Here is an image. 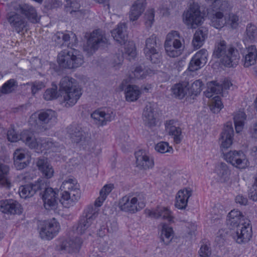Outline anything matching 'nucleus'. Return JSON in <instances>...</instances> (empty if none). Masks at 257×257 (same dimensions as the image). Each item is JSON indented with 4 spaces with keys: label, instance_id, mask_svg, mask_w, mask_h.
Segmentation results:
<instances>
[{
    "label": "nucleus",
    "instance_id": "1",
    "mask_svg": "<svg viewBox=\"0 0 257 257\" xmlns=\"http://www.w3.org/2000/svg\"><path fill=\"white\" fill-rule=\"evenodd\" d=\"M233 129L232 124L228 122L224 125L220 135V149L224 155V159L233 166L239 168L244 169L248 166V161L246 155L241 151H230L224 153V150L229 148L232 143Z\"/></svg>",
    "mask_w": 257,
    "mask_h": 257
},
{
    "label": "nucleus",
    "instance_id": "2",
    "mask_svg": "<svg viewBox=\"0 0 257 257\" xmlns=\"http://www.w3.org/2000/svg\"><path fill=\"white\" fill-rule=\"evenodd\" d=\"M213 56L219 59L222 65L228 67L236 66L240 57L237 50L232 46H227L224 40L216 42Z\"/></svg>",
    "mask_w": 257,
    "mask_h": 257
},
{
    "label": "nucleus",
    "instance_id": "3",
    "mask_svg": "<svg viewBox=\"0 0 257 257\" xmlns=\"http://www.w3.org/2000/svg\"><path fill=\"white\" fill-rule=\"evenodd\" d=\"M60 189L64 191L61 194L60 201L65 207L73 206L80 199V186L75 178L65 179L62 182Z\"/></svg>",
    "mask_w": 257,
    "mask_h": 257
},
{
    "label": "nucleus",
    "instance_id": "4",
    "mask_svg": "<svg viewBox=\"0 0 257 257\" xmlns=\"http://www.w3.org/2000/svg\"><path fill=\"white\" fill-rule=\"evenodd\" d=\"M57 62L62 68L74 69L81 66L84 63V59L78 50L69 49L64 50L58 54Z\"/></svg>",
    "mask_w": 257,
    "mask_h": 257
},
{
    "label": "nucleus",
    "instance_id": "5",
    "mask_svg": "<svg viewBox=\"0 0 257 257\" xmlns=\"http://www.w3.org/2000/svg\"><path fill=\"white\" fill-rule=\"evenodd\" d=\"M183 39L176 31H171L166 36L164 43L166 53L170 57L180 56L184 50Z\"/></svg>",
    "mask_w": 257,
    "mask_h": 257
},
{
    "label": "nucleus",
    "instance_id": "6",
    "mask_svg": "<svg viewBox=\"0 0 257 257\" xmlns=\"http://www.w3.org/2000/svg\"><path fill=\"white\" fill-rule=\"evenodd\" d=\"M23 142L31 149H37L41 151L51 150L53 152H56V145L48 139H36L34 134L31 132H24L21 136Z\"/></svg>",
    "mask_w": 257,
    "mask_h": 257
},
{
    "label": "nucleus",
    "instance_id": "7",
    "mask_svg": "<svg viewBox=\"0 0 257 257\" xmlns=\"http://www.w3.org/2000/svg\"><path fill=\"white\" fill-rule=\"evenodd\" d=\"M145 206V202L142 199L141 195L137 197L125 195L119 201L118 207L120 210L134 213L142 209Z\"/></svg>",
    "mask_w": 257,
    "mask_h": 257
},
{
    "label": "nucleus",
    "instance_id": "8",
    "mask_svg": "<svg viewBox=\"0 0 257 257\" xmlns=\"http://www.w3.org/2000/svg\"><path fill=\"white\" fill-rule=\"evenodd\" d=\"M183 17L184 24L191 29H195L201 25L203 19L199 6L195 3L191 5L189 9L184 12Z\"/></svg>",
    "mask_w": 257,
    "mask_h": 257
},
{
    "label": "nucleus",
    "instance_id": "9",
    "mask_svg": "<svg viewBox=\"0 0 257 257\" xmlns=\"http://www.w3.org/2000/svg\"><path fill=\"white\" fill-rule=\"evenodd\" d=\"M6 19L11 28L18 34L28 29L29 24L27 20L18 12L16 8H15L14 11L7 14Z\"/></svg>",
    "mask_w": 257,
    "mask_h": 257
},
{
    "label": "nucleus",
    "instance_id": "10",
    "mask_svg": "<svg viewBox=\"0 0 257 257\" xmlns=\"http://www.w3.org/2000/svg\"><path fill=\"white\" fill-rule=\"evenodd\" d=\"M107 39L104 33L100 30H96L90 33L84 50L90 55L92 54L101 45L106 44Z\"/></svg>",
    "mask_w": 257,
    "mask_h": 257
},
{
    "label": "nucleus",
    "instance_id": "11",
    "mask_svg": "<svg viewBox=\"0 0 257 257\" xmlns=\"http://www.w3.org/2000/svg\"><path fill=\"white\" fill-rule=\"evenodd\" d=\"M156 37L152 36L146 41V46L144 49L146 58L153 63H159L162 60V55L157 48Z\"/></svg>",
    "mask_w": 257,
    "mask_h": 257
},
{
    "label": "nucleus",
    "instance_id": "12",
    "mask_svg": "<svg viewBox=\"0 0 257 257\" xmlns=\"http://www.w3.org/2000/svg\"><path fill=\"white\" fill-rule=\"evenodd\" d=\"M60 229L59 223L54 218L45 222L40 231L42 239L50 240L55 236Z\"/></svg>",
    "mask_w": 257,
    "mask_h": 257
},
{
    "label": "nucleus",
    "instance_id": "13",
    "mask_svg": "<svg viewBox=\"0 0 257 257\" xmlns=\"http://www.w3.org/2000/svg\"><path fill=\"white\" fill-rule=\"evenodd\" d=\"M42 194V199L44 202V206L47 210L55 209L57 205V199L59 190L54 189L51 187L45 188Z\"/></svg>",
    "mask_w": 257,
    "mask_h": 257
},
{
    "label": "nucleus",
    "instance_id": "14",
    "mask_svg": "<svg viewBox=\"0 0 257 257\" xmlns=\"http://www.w3.org/2000/svg\"><path fill=\"white\" fill-rule=\"evenodd\" d=\"M236 228L233 237L237 243H241L250 240L252 236V230L251 226L248 222L242 223Z\"/></svg>",
    "mask_w": 257,
    "mask_h": 257
},
{
    "label": "nucleus",
    "instance_id": "15",
    "mask_svg": "<svg viewBox=\"0 0 257 257\" xmlns=\"http://www.w3.org/2000/svg\"><path fill=\"white\" fill-rule=\"evenodd\" d=\"M91 116L96 124L104 125L114 118L115 113L110 109H97L91 114Z\"/></svg>",
    "mask_w": 257,
    "mask_h": 257
},
{
    "label": "nucleus",
    "instance_id": "16",
    "mask_svg": "<svg viewBox=\"0 0 257 257\" xmlns=\"http://www.w3.org/2000/svg\"><path fill=\"white\" fill-rule=\"evenodd\" d=\"M22 15L27 21L34 24L38 23L40 20L37 10L33 6L28 4H22L16 7Z\"/></svg>",
    "mask_w": 257,
    "mask_h": 257
},
{
    "label": "nucleus",
    "instance_id": "17",
    "mask_svg": "<svg viewBox=\"0 0 257 257\" xmlns=\"http://www.w3.org/2000/svg\"><path fill=\"white\" fill-rule=\"evenodd\" d=\"M81 95V89L79 87H73L62 93V103L66 107H72L76 103Z\"/></svg>",
    "mask_w": 257,
    "mask_h": 257
},
{
    "label": "nucleus",
    "instance_id": "18",
    "mask_svg": "<svg viewBox=\"0 0 257 257\" xmlns=\"http://www.w3.org/2000/svg\"><path fill=\"white\" fill-rule=\"evenodd\" d=\"M82 242V240L79 237L60 240L56 245V249L69 252L76 251L80 248Z\"/></svg>",
    "mask_w": 257,
    "mask_h": 257
},
{
    "label": "nucleus",
    "instance_id": "19",
    "mask_svg": "<svg viewBox=\"0 0 257 257\" xmlns=\"http://www.w3.org/2000/svg\"><path fill=\"white\" fill-rule=\"evenodd\" d=\"M14 165L17 170L25 168L30 163V157L25 150L19 148L13 153Z\"/></svg>",
    "mask_w": 257,
    "mask_h": 257
},
{
    "label": "nucleus",
    "instance_id": "20",
    "mask_svg": "<svg viewBox=\"0 0 257 257\" xmlns=\"http://www.w3.org/2000/svg\"><path fill=\"white\" fill-rule=\"evenodd\" d=\"M146 213L151 217L155 218L162 217L170 223L174 222V217L173 213L167 207L158 206L155 209L146 211Z\"/></svg>",
    "mask_w": 257,
    "mask_h": 257
},
{
    "label": "nucleus",
    "instance_id": "21",
    "mask_svg": "<svg viewBox=\"0 0 257 257\" xmlns=\"http://www.w3.org/2000/svg\"><path fill=\"white\" fill-rule=\"evenodd\" d=\"M44 182L39 180L35 184L22 186L19 188V194L22 198H26L33 196L38 191L44 189Z\"/></svg>",
    "mask_w": 257,
    "mask_h": 257
},
{
    "label": "nucleus",
    "instance_id": "22",
    "mask_svg": "<svg viewBox=\"0 0 257 257\" xmlns=\"http://www.w3.org/2000/svg\"><path fill=\"white\" fill-rule=\"evenodd\" d=\"M147 6L146 0H136L131 7L128 13L129 20L131 22L138 20L145 11Z\"/></svg>",
    "mask_w": 257,
    "mask_h": 257
},
{
    "label": "nucleus",
    "instance_id": "23",
    "mask_svg": "<svg viewBox=\"0 0 257 257\" xmlns=\"http://www.w3.org/2000/svg\"><path fill=\"white\" fill-rule=\"evenodd\" d=\"M136 158L137 166L141 169H150L154 166L153 157L142 151H139L136 154Z\"/></svg>",
    "mask_w": 257,
    "mask_h": 257
},
{
    "label": "nucleus",
    "instance_id": "24",
    "mask_svg": "<svg viewBox=\"0 0 257 257\" xmlns=\"http://www.w3.org/2000/svg\"><path fill=\"white\" fill-rule=\"evenodd\" d=\"M0 211L4 213L15 214L22 213L21 205L13 200L0 201Z\"/></svg>",
    "mask_w": 257,
    "mask_h": 257
},
{
    "label": "nucleus",
    "instance_id": "25",
    "mask_svg": "<svg viewBox=\"0 0 257 257\" xmlns=\"http://www.w3.org/2000/svg\"><path fill=\"white\" fill-rule=\"evenodd\" d=\"M166 130L169 135L173 137L176 144H178L181 143L183 139L182 131L174 120H170L166 122Z\"/></svg>",
    "mask_w": 257,
    "mask_h": 257
},
{
    "label": "nucleus",
    "instance_id": "26",
    "mask_svg": "<svg viewBox=\"0 0 257 257\" xmlns=\"http://www.w3.org/2000/svg\"><path fill=\"white\" fill-rule=\"evenodd\" d=\"M37 166L44 177L50 179L53 176L54 169L47 159L39 158L37 162Z\"/></svg>",
    "mask_w": 257,
    "mask_h": 257
},
{
    "label": "nucleus",
    "instance_id": "27",
    "mask_svg": "<svg viewBox=\"0 0 257 257\" xmlns=\"http://www.w3.org/2000/svg\"><path fill=\"white\" fill-rule=\"evenodd\" d=\"M126 25L124 23H121L118 24L117 28L112 32V36L113 39L121 45L124 44L127 39L126 32Z\"/></svg>",
    "mask_w": 257,
    "mask_h": 257
},
{
    "label": "nucleus",
    "instance_id": "28",
    "mask_svg": "<svg viewBox=\"0 0 257 257\" xmlns=\"http://www.w3.org/2000/svg\"><path fill=\"white\" fill-rule=\"evenodd\" d=\"M208 29L205 27H201L198 29L194 34L192 41L194 49H199L204 44L205 39L207 38Z\"/></svg>",
    "mask_w": 257,
    "mask_h": 257
},
{
    "label": "nucleus",
    "instance_id": "29",
    "mask_svg": "<svg viewBox=\"0 0 257 257\" xmlns=\"http://www.w3.org/2000/svg\"><path fill=\"white\" fill-rule=\"evenodd\" d=\"M191 196L190 190L185 189L178 191L176 196L175 206L179 209H184L188 203V200Z\"/></svg>",
    "mask_w": 257,
    "mask_h": 257
},
{
    "label": "nucleus",
    "instance_id": "30",
    "mask_svg": "<svg viewBox=\"0 0 257 257\" xmlns=\"http://www.w3.org/2000/svg\"><path fill=\"white\" fill-rule=\"evenodd\" d=\"M257 60V49L255 46L251 45L246 48L243 57L244 66L248 67L255 64Z\"/></svg>",
    "mask_w": 257,
    "mask_h": 257
},
{
    "label": "nucleus",
    "instance_id": "31",
    "mask_svg": "<svg viewBox=\"0 0 257 257\" xmlns=\"http://www.w3.org/2000/svg\"><path fill=\"white\" fill-rule=\"evenodd\" d=\"M38 119L42 124H50L56 119V113L52 109L42 110L38 114Z\"/></svg>",
    "mask_w": 257,
    "mask_h": 257
},
{
    "label": "nucleus",
    "instance_id": "32",
    "mask_svg": "<svg viewBox=\"0 0 257 257\" xmlns=\"http://www.w3.org/2000/svg\"><path fill=\"white\" fill-rule=\"evenodd\" d=\"M143 119L147 125L153 126L156 124L155 111L150 104L147 105L143 112Z\"/></svg>",
    "mask_w": 257,
    "mask_h": 257
},
{
    "label": "nucleus",
    "instance_id": "33",
    "mask_svg": "<svg viewBox=\"0 0 257 257\" xmlns=\"http://www.w3.org/2000/svg\"><path fill=\"white\" fill-rule=\"evenodd\" d=\"M92 224L93 222L81 217L75 227L76 231L79 234H83L86 233H89L90 234L91 232L93 231V230H91Z\"/></svg>",
    "mask_w": 257,
    "mask_h": 257
},
{
    "label": "nucleus",
    "instance_id": "34",
    "mask_svg": "<svg viewBox=\"0 0 257 257\" xmlns=\"http://www.w3.org/2000/svg\"><path fill=\"white\" fill-rule=\"evenodd\" d=\"M243 217L239 211L235 209L232 210L228 213L227 220V224L232 228L237 227L241 224V219Z\"/></svg>",
    "mask_w": 257,
    "mask_h": 257
},
{
    "label": "nucleus",
    "instance_id": "35",
    "mask_svg": "<svg viewBox=\"0 0 257 257\" xmlns=\"http://www.w3.org/2000/svg\"><path fill=\"white\" fill-rule=\"evenodd\" d=\"M215 172L217 175L221 182H225L229 179L230 170L227 165L224 163H220L216 165Z\"/></svg>",
    "mask_w": 257,
    "mask_h": 257
},
{
    "label": "nucleus",
    "instance_id": "36",
    "mask_svg": "<svg viewBox=\"0 0 257 257\" xmlns=\"http://www.w3.org/2000/svg\"><path fill=\"white\" fill-rule=\"evenodd\" d=\"M9 171V166L0 163V185L7 188L11 187V182L7 177Z\"/></svg>",
    "mask_w": 257,
    "mask_h": 257
},
{
    "label": "nucleus",
    "instance_id": "37",
    "mask_svg": "<svg viewBox=\"0 0 257 257\" xmlns=\"http://www.w3.org/2000/svg\"><path fill=\"white\" fill-rule=\"evenodd\" d=\"M140 94V90L137 86L128 85L125 89V96L127 101L137 100Z\"/></svg>",
    "mask_w": 257,
    "mask_h": 257
},
{
    "label": "nucleus",
    "instance_id": "38",
    "mask_svg": "<svg viewBox=\"0 0 257 257\" xmlns=\"http://www.w3.org/2000/svg\"><path fill=\"white\" fill-rule=\"evenodd\" d=\"M188 87L186 83H178L172 88V92L175 97L179 99L183 98L188 92Z\"/></svg>",
    "mask_w": 257,
    "mask_h": 257
},
{
    "label": "nucleus",
    "instance_id": "39",
    "mask_svg": "<svg viewBox=\"0 0 257 257\" xmlns=\"http://www.w3.org/2000/svg\"><path fill=\"white\" fill-rule=\"evenodd\" d=\"M68 133L72 141L74 143H78L83 136L81 128L76 125H71L68 127Z\"/></svg>",
    "mask_w": 257,
    "mask_h": 257
},
{
    "label": "nucleus",
    "instance_id": "40",
    "mask_svg": "<svg viewBox=\"0 0 257 257\" xmlns=\"http://www.w3.org/2000/svg\"><path fill=\"white\" fill-rule=\"evenodd\" d=\"M173 231L171 227L166 224H163L161 239L165 244H168L172 240L173 237Z\"/></svg>",
    "mask_w": 257,
    "mask_h": 257
},
{
    "label": "nucleus",
    "instance_id": "41",
    "mask_svg": "<svg viewBox=\"0 0 257 257\" xmlns=\"http://www.w3.org/2000/svg\"><path fill=\"white\" fill-rule=\"evenodd\" d=\"M245 119L246 115L244 112L239 111L235 113L234 116V122L236 133H238L242 130Z\"/></svg>",
    "mask_w": 257,
    "mask_h": 257
},
{
    "label": "nucleus",
    "instance_id": "42",
    "mask_svg": "<svg viewBox=\"0 0 257 257\" xmlns=\"http://www.w3.org/2000/svg\"><path fill=\"white\" fill-rule=\"evenodd\" d=\"M80 4L76 1L71 2L69 6L66 8V11L73 16L77 18H80L83 16V13L79 10Z\"/></svg>",
    "mask_w": 257,
    "mask_h": 257
},
{
    "label": "nucleus",
    "instance_id": "43",
    "mask_svg": "<svg viewBox=\"0 0 257 257\" xmlns=\"http://www.w3.org/2000/svg\"><path fill=\"white\" fill-rule=\"evenodd\" d=\"M98 214V209L92 205L88 206L84 211V215L81 217L85 218L93 222Z\"/></svg>",
    "mask_w": 257,
    "mask_h": 257
},
{
    "label": "nucleus",
    "instance_id": "44",
    "mask_svg": "<svg viewBox=\"0 0 257 257\" xmlns=\"http://www.w3.org/2000/svg\"><path fill=\"white\" fill-rule=\"evenodd\" d=\"M223 92L222 87L218 83L216 82H211L208 87V90L206 93V96L210 98L213 96L214 94H221Z\"/></svg>",
    "mask_w": 257,
    "mask_h": 257
},
{
    "label": "nucleus",
    "instance_id": "45",
    "mask_svg": "<svg viewBox=\"0 0 257 257\" xmlns=\"http://www.w3.org/2000/svg\"><path fill=\"white\" fill-rule=\"evenodd\" d=\"M210 102V109L213 113H218L223 107V104L219 96L212 97Z\"/></svg>",
    "mask_w": 257,
    "mask_h": 257
},
{
    "label": "nucleus",
    "instance_id": "46",
    "mask_svg": "<svg viewBox=\"0 0 257 257\" xmlns=\"http://www.w3.org/2000/svg\"><path fill=\"white\" fill-rule=\"evenodd\" d=\"M18 86L17 81L14 79H11L5 83L2 86V91L5 94L13 92Z\"/></svg>",
    "mask_w": 257,
    "mask_h": 257
},
{
    "label": "nucleus",
    "instance_id": "47",
    "mask_svg": "<svg viewBox=\"0 0 257 257\" xmlns=\"http://www.w3.org/2000/svg\"><path fill=\"white\" fill-rule=\"evenodd\" d=\"M246 38L250 41H253L257 38V27L252 24H249L246 28Z\"/></svg>",
    "mask_w": 257,
    "mask_h": 257
},
{
    "label": "nucleus",
    "instance_id": "48",
    "mask_svg": "<svg viewBox=\"0 0 257 257\" xmlns=\"http://www.w3.org/2000/svg\"><path fill=\"white\" fill-rule=\"evenodd\" d=\"M73 80H74L73 78L68 77L63 78L60 82V90L65 92L69 90L73 87H77L73 85Z\"/></svg>",
    "mask_w": 257,
    "mask_h": 257
},
{
    "label": "nucleus",
    "instance_id": "49",
    "mask_svg": "<svg viewBox=\"0 0 257 257\" xmlns=\"http://www.w3.org/2000/svg\"><path fill=\"white\" fill-rule=\"evenodd\" d=\"M202 82L200 80L195 81L190 87H188V93L191 96H196L202 91Z\"/></svg>",
    "mask_w": 257,
    "mask_h": 257
},
{
    "label": "nucleus",
    "instance_id": "50",
    "mask_svg": "<svg viewBox=\"0 0 257 257\" xmlns=\"http://www.w3.org/2000/svg\"><path fill=\"white\" fill-rule=\"evenodd\" d=\"M124 54L130 60L133 59L136 56L135 45L133 42H128L124 48Z\"/></svg>",
    "mask_w": 257,
    "mask_h": 257
},
{
    "label": "nucleus",
    "instance_id": "51",
    "mask_svg": "<svg viewBox=\"0 0 257 257\" xmlns=\"http://www.w3.org/2000/svg\"><path fill=\"white\" fill-rule=\"evenodd\" d=\"M155 150L160 153H173V149L167 142H161L155 145Z\"/></svg>",
    "mask_w": 257,
    "mask_h": 257
},
{
    "label": "nucleus",
    "instance_id": "52",
    "mask_svg": "<svg viewBox=\"0 0 257 257\" xmlns=\"http://www.w3.org/2000/svg\"><path fill=\"white\" fill-rule=\"evenodd\" d=\"M155 11L153 9H149L144 16L145 23L147 27H151L154 21Z\"/></svg>",
    "mask_w": 257,
    "mask_h": 257
},
{
    "label": "nucleus",
    "instance_id": "53",
    "mask_svg": "<svg viewBox=\"0 0 257 257\" xmlns=\"http://www.w3.org/2000/svg\"><path fill=\"white\" fill-rule=\"evenodd\" d=\"M149 69H143L141 66L136 67L134 71V77L137 79H144L149 74Z\"/></svg>",
    "mask_w": 257,
    "mask_h": 257
},
{
    "label": "nucleus",
    "instance_id": "54",
    "mask_svg": "<svg viewBox=\"0 0 257 257\" xmlns=\"http://www.w3.org/2000/svg\"><path fill=\"white\" fill-rule=\"evenodd\" d=\"M43 97L46 100H52L57 97V87L47 89L43 94Z\"/></svg>",
    "mask_w": 257,
    "mask_h": 257
},
{
    "label": "nucleus",
    "instance_id": "55",
    "mask_svg": "<svg viewBox=\"0 0 257 257\" xmlns=\"http://www.w3.org/2000/svg\"><path fill=\"white\" fill-rule=\"evenodd\" d=\"M194 56L198 60V61L201 64H203L204 65L207 62L208 52L205 49H202L196 52Z\"/></svg>",
    "mask_w": 257,
    "mask_h": 257
},
{
    "label": "nucleus",
    "instance_id": "56",
    "mask_svg": "<svg viewBox=\"0 0 257 257\" xmlns=\"http://www.w3.org/2000/svg\"><path fill=\"white\" fill-rule=\"evenodd\" d=\"M217 4L219 6L218 8H216L215 5V8L214 9H216V10H218L219 11L223 12L225 14H227V13L230 12L231 9V6L227 1H224L220 2L219 0L218 3H217Z\"/></svg>",
    "mask_w": 257,
    "mask_h": 257
},
{
    "label": "nucleus",
    "instance_id": "57",
    "mask_svg": "<svg viewBox=\"0 0 257 257\" xmlns=\"http://www.w3.org/2000/svg\"><path fill=\"white\" fill-rule=\"evenodd\" d=\"M24 132H29L28 131H24L22 132L20 135H18L16 132L13 128L10 129L8 131L7 138L9 141L11 142H16L19 140L23 141L21 139L22 134Z\"/></svg>",
    "mask_w": 257,
    "mask_h": 257
},
{
    "label": "nucleus",
    "instance_id": "58",
    "mask_svg": "<svg viewBox=\"0 0 257 257\" xmlns=\"http://www.w3.org/2000/svg\"><path fill=\"white\" fill-rule=\"evenodd\" d=\"M204 66L203 64H201L196 58H195L194 56L192 58L191 60L190 61L188 69L190 71H195L199 70L201 67Z\"/></svg>",
    "mask_w": 257,
    "mask_h": 257
},
{
    "label": "nucleus",
    "instance_id": "59",
    "mask_svg": "<svg viewBox=\"0 0 257 257\" xmlns=\"http://www.w3.org/2000/svg\"><path fill=\"white\" fill-rule=\"evenodd\" d=\"M248 197L254 201H257V174L254 178V182L248 193Z\"/></svg>",
    "mask_w": 257,
    "mask_h": 257
},
{
    "label": "nucleus",
    "instance_id": "60",
    "mask_svg": "<svg viewBox=\"0 0 257 257\" xmlns=\"http://www.w3.org/2000/svg\"><path fill=\"white\" fill-rule=\"evenodd\" d=\"M199 257H209L211 254L210 247L206 244L201 245L199 251Z\"/></svg>",
    "mask_w": 257,
    "mask_h": 257
},
{
    "label": "nucleus",
    "instance_id": "61",
    "mask_svg": "<svg viewBox=\"0 0 257 257\" xmlns=\"http://www.w3.org/2000/svg\"><path fill=\"white\" fill-rule=\"evenodd\" d=\"M113 185L112 184L105 185L99 192V194L106 198L108 195L111 192L113 189Z\"/></svg>",
    "mask_w": 257,
    "mask_h": 257
},
{
    "label": "nucleus",
    "instance_id": "62",
    "mask_svg": "<svg viewBox=\"0 0 257 257\" xmlns=\"http://www.w3.org/2000/svg\"><path fill=\"white\" fill-rule=\"evenodd\" d=\"M45 85L44 83L40 81H35L32 83V93L33 94H35L38 91L42 89L43 88L45 87Z\"/></svg>",
    "mask_w": 257,
    "mask_h": 257
},
{
    "label": "nucleus",
    "instance_id": "63",
    "mask_svg": "<svg viewBox=\"0 0 257 257\" xmlns=\"http://www.w3.org/2000/svg\"><path fill=\"white\" fill-rule=\"evenodd\" d=\"M239 18L233 14H231L229 16V22L230 26L233 29H236L238 25Z\"/></svg>",
    "mask_w": 257,
    "mask_h": 257
},
{
    "label": "nucleus",
    "instance_id": "64",
    "mask_svg": "<svg viewBox=\"0 0 257 257\" xmlns=\"http://www.w3.org/2000/svg\"><path fill=\"white\" fill-rule=\"evenodd\" d=\"M123 56L120 54H117L113 56L112 65L116 69L121 65L123 62Z\"/></svg>",
    "mask_w": 257,
    "mask_h": 257
}]
</instances>
